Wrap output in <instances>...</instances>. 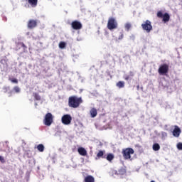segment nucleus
Here are the masks:
<instances>
[{
  "label": "nucleus",
  "instance_id": "1",
  "mask_svg": "<svg viewBox=\"0 0 182 182\" xmlns=\"http://www.w3.org/2000/svg\"><path fill=\"white\" fill-rule=\"evenodd\" d=\"M81 103H83L82 97L71 96L68 99V106L69 107H73V109H77V107L80 106Z\"/></svg>",
  "mask_w": 182,
  "mask_h": 182
},
{
  "label": "nucleus",
  "instance_id": "2",
  "mask_svg": "<svg viewBox=\"0 0 182 182\" xmlns=\"http://www.w3.org/2000/svg\"><path fill=\"white\" fill-rule=\"evenodd\" d=\"M119 24L117 23V20H116V18L114 17H109L108 18L107 22V28L109 31H113V29H117V26Z\"/></svg>",
  "mask_w": 182,
  "mask_h": 182
},
{
  "label": "nucleus",
  "instance_id": "3",
  "mask_svg": "<svg viewBox=\"0 0 182 182\" xmlns=\"http://www.w3.org/2000/svg\"><path fill=\"white\" fill-rule=\"evenodd\" d=\"M122 153L124 160H130L132 159L131 154H134V149L133 148H126L122 149Z\"/></svg>",
  "mask_w": 182,
  "mask_h": 182
},
{
  "label": "nucleus",
  "instance_id": "4",
  "mask_svg": "<svg viewBox=\"0 0 182 182\" xmlns=\"http://www.w3.org/2000/svg\"><path fill=\"white\" fill-rule=\"evenodd\" d=\"M169 70V66L167 63H164L159 65V68L158 69V73L161 75V76H166L167 73H168Z\"/></svg>",
  "mask_w": 182,
  "mask_h": 182
},
{
  "label": "nucleus",
  "instance_id": "5",
  "mask_svg": "<svg viewBox=\"0 0 182 182\" xmlns=\"http://www.w3.org/2000/svg\"><path fill=\"white\" fill-rule=\"evenodd\" d=\"M156 16L159 18V19H162L164 23H167V22L170 21V14H168V13L163 14L162 11H159L156 14Z\"/></svg>",
  "mask_w": 182,
  "mask_h": 182
},
{
  "label": "nucleus",
  "instance_id": "6",
  "mask_svg": "<svg viewBox=\"0 0 182 182\" xmlns=\"http://www.w3.org/2000/svg\"><path fill=\"white\" fill-rule=\"evenodd\" d=\"M141 28L144 31H146L147 33H150L153 31V26H151V21L146 20L144 23L141 24Z\"/></svg>",
  "mask_w": 182,
  "mask_h": 182
},
{
  "label": "nucleus",
  "instance_id": "7",
  "mask_svg": "<svg viewBox=\"0 0 182 182\" xmlns=\"http://www.w3.org/2000/svg\"><path fill=\"white\" fill-rule=\"evenodd\" d=\"M43 123L45 126H50L53 123V115H52V113L48 112L46 114Z\"/></svg>",
  "mask_w": 182,
  "mask_h": 182
},
{
  "label": "nucleus",
  "instance_id": "8",
  "mask_svg": "<svg viewBox=\"0 0 182 182\" xmlns=\"http://www.w3.org/2000/svg\"><path fill=\"white\" fill-rule=\"evenodd\" d=\"M61 122L63 124H65V126H69L70 123H72V116L70 114H65L61 118Z\"/></svg>",
  "mask_w": 182,
  "mask_h": 182
},
{
  "label": "nucleus",
  "instance_id": "9",
  "mask_svg": "<svg viewBox=\"0 0 182 182\" xmlns=\"http://www.w3.org/2000/svg\"><path fill=\"white\" fill-rule=\"evenodd\" d=\"M71 27L75 31H79L82 28V23H80V21H74L71 23Z\"/></svg>",
  "mask_w": 182,
  "mask_h": 182
},
{
  "label": "nucleus",
  "instance_id": "10",
  "mask_svg": "<svg viewBox=\"0 0 182 182\" xmlns=\"http://www.w3.org/2000/svg\"><path fill=\"white\" fill-rule=\"evenodd\" d=\"M38 26V20L30 19L27 23V27L28 29H33Z\"/></svg>",
  "mask_w": 182,
  "mask_h": 182
},
{
  "label": "nucleus",
  "instance_id": "11",
  "mask_svg": "<svg viewBox=\"0 0 182 182\" xmlns=\"http://www.w3.org/2000/svg\"><path fill=\"white\" fill-rule=\"evenodd\" d=\"M181 133V129L178 126H175V128L173 131V136L174 137H180V134Z\"/></svg>",
  "mask_w": 182,
  "mask_h": 182
},
{
  "label": "nucleus",
  "instance_id": "12",
  "mask_svg": "<svg viewBox=\"0 0 182 182\" xmlns=\"http://www.w3.org/2000/svg\"><path fill=\"white\" fill-rule=\"evenodd\" d=\"M77 151L80 156H87V151L83 147L78 148Z\"/></svg>",
  "mask_w": 182,
  "mask_h": 182
},
{
  "label": "nucleus",
  "instance_id": "13",
  "mask_svg": "<svg viewBox=\"0 0 182 182\" xmlns=\"http://www.w3.org/2000/svg\"><path fill=\"white\" fill-rule=\"evenodd\" d=\"M97 159H106V155H105V151H99L97 154Z\"/></svg>",
  "mask_w": 182,
  "mask_h": 182
},
{
  "label": "nucleus",
  "instance_id": "14",
  "mask_svg": "<svg viewBox=\"0 0 182 182\" xmlns=\"http://www.w3.org/2000/svg\"><path fill=\"white\" fill-rule=\"evenodd\" d=\"M84 182H95V177L88 175L84 178Z\"/></svg>",
  "mask_w": 182,
  "mask_h": 182
},
{
  "label": "nucleus",
  "instance_id": "15",
  "mask_svg": "<svg viewBox=\"0 0 182 182\" xmlns=\"http://www.w3.org/2000/svg\"><path fill=\"white\" fill-rule=\"evenodd\" d=\"M91 117H96L97 116V109L96 108H92L90 111Z\"/></svg>",
  "mask_w": 182,
  "mask_h": 182
},
{
  "label": "nucleus",
  "instance_id": "16",
  "mask_svg": "<svg viewBox=\"0 0 182 182\" xmlns=\"http://www.w3.org/2000/svg\"><path fill=\"white\" fill-rule=\"evenodd\" d=\"M28 2L31 6L35 8L38 6V0H28Z\"/></svg>",
  "mask_w": 182,
  "mask_h": 182
},
{
  "label": "nucleus",
  "instance_id": "17",
  "mask_svg": "<svg viewBox=\"0 0 182 182\" xmlns=\"http://www.w3.org/2000/svg\"><path fill=\"white\" fill-rule=\"evenodd\" d=\"M152 149L154 151H159V150H160V144L157 143L154 144Z\"/></svg>",
  "mask_w": 182,
  "mask_h": 182
},
{
  "label": "nucleus",
  "instance_id": "18",
  "mask_svg": "<svg viewBox=\"0 0 182 182\" xmlns=\"http://www.w3.org/2000/svg\"><path fill=\"white\" fill-rule=\"evenodd\" d=\"M37 149L38 150V151H40L41 153H43V151H45V146H43V144H40L37 146Z\"/></svg>",
  "mask_w": 182,
  "mask_h": 182
},
{
  "label": "nucleus",
  "instance_id": "19",
  "mask_svg": "<svg viewBox=\"0 0 182 182\" xmlns=\"http://www.w3.org/2000/svg\"><path fill=\"white\" fill-rule=\"evenodd\" d=\"M117 87H119V89H122L123 87H124V81H119L117 84H116Z\"/></svg>",
  "mask_w": 182,
  "mask_h": 182
},
{
  "label": "nucleus",
  "instance_id": "20",
  "mask_svg": "<svg viewBox=\"0 0 182 182\" xmlns=\"http://www.w3.org/2000/svg\"><path fill=\"white\" fill-rule=\"evenodd\" d=\"M105 159L108 161H112L113 160V159H114V155H113V154H108L107 157L105 156Z\"/></svg>",
  "mask_w": 182,
  "mask_h": 182
},
{
  "label": "nucleus",
  "instance_id": "21",
  "mask_svg": "<svg viewBox=\"0 0 182 182\" xmlns=\"http://www.w3.org/2000/svg\"><path fill=\"white\" fill-rule=\"evenodd\" d=\"M124 28L126 31L129 32V31H130V29L132 28V23H126L124 24Z\"/></svg>",
  "mask_w": 182,
  "mask_h": 182
},
{
  "label": "nucleus",
  "instance_id": "22",
  "mask_svg": "<svg viewBox=\"0 0 182 182\" xmlns=\"http://www.w3.org/2000/svg\"><path fill=\"white\" fill-rule=\"evenodd\" d=\"M59 48L60 49H65V48H66V43L61 41L59 43Z\"/></svg>",
  "mask_w": 182,
  "mask_h": 182
},
{
  "label": "nucleus",
  "instance_id": "23",
  "mask_svg": "<svg viewBox=\"0 0 182 182\" xmlns=\"http://www.w3.org/2000/svg\"><path fill=\"white\" fill-rule=\"evenodd\" d=\"M33 96H34V99H36V100L39 101L41 99V95H39V94H38L36 92L33 93Z\"/></svg>",
  "mask_w": 182,
  "mask_h": 182
},
{
  "label": "nucleus",
  "instance_id": "24",
  "mask_svg": "<svg viewBox=\"0 0 182 182\" xmlns=\"http://www.w3.org/2000/svg\"><path fill=\"white\" fill-rule=\"evenodd\" d=\"M13 90H14L16 93H19L21 92V88H19L18 86H15L13 88Z\"/></svg>",
  "mask_w": 182,
  "mask_h": 182
},
{
  "label": "nucleus",
  "instance_id": "25",
  "mask_svg": "<svg viewBox=\"0 0 182 182\" xmlns=\"http://www.w3.org/2000/svg\"><path fill=\"white\" fill-rule=\"evenodd\" d=\"M9 80L12 83H16V85H18V79H16V78H14V79L9 78Z\"/></svg>",
  "mask_w": 182,
  "mask_h": 182
},
{
  "label": "nucleus",
  "instance_id": "26",
  "mask_svg": "<svg viewBox=\"0 0 182 182\" xmlns=\"http://www.w3.org/2000/svg\"><path fill=\"white\" fill-rule=\"evenodd\" d=\"M118 171H119V174H125V173H126V169H124V168H121V169H119Z\"/></svg>",
  "mask_w": 182,
  "mask_h": 182
},
{
  "label": "nucleus",
  "instance_id": "27",
  "mask_svg": "<svg viewBox=\"0 0 182 182\" xmlns=\"http://www.w3.org/2000/svg\"><path fill=\"white\" fill-rule=\"evenodd\" d=\"M177 149H178V150H182V143H178V144H177Z\"/></svg>",
  "mask_w": 182,
  "mask_h": 182
},
{
  "label": "nucleus",
  "instance_id": "28",
  "mask_svg": "<svg viewBox=\"0 0 182 182\" xmlns=\"http://www.w3.org/2000/svg\"><path fill=\"white\" fill-rule=\"evenodd\" d=\"M123 38H124V35L123 34V33H121V34L119 36L118 39L122 40V39H123Z\"/></svg>",
  "mask_w": 182,
  "mask_h": 182
},
{
  "label": "nucleus",
  "instance_id": "29",
  "mask_svg": "<svg viewBox=\"0 0 182 182\" xmlns=\"http://www.w3.org/2000/svg\"><path fill=\"white\" fill-rule=\"evenodd\" d=\"M20 45H21V48H23L24 49H26L28 48L23 43H21Z\"/></svg>",
  "mask_w": 182,
  "mask_h": 182
},
{
  "label": "nucleus",
  "instance_id": "30",
  "mask_svg": "<svg viewBox=\"0 0 182 182\" xmlns=\"http://www.w3.org/2000/svg\"><path fill=\"white\" fill-rule=\"evenodd\" d=\"M124 80H129V79H130V75H125L124 77Z\"/></svg>",
  "mask_w": 182,
  "mask_h": 182
},
{
  "label": "nucleus",
  "instance_id": "31",
  "mask_svg": "<svg viewBox=\"0 0 182 182\" xmlns=\"http://www.w3.org/2000/svg\"><path fill=\"white\" fill-rule=\"evenodd\" d=\"M0 161H1V163H5V159H4V157H2V156H0Z\"/></svg>",
  "mask_w": 182,
  "mask_h": 182
},
{
  "label": "nucleus",
  "instance_id": "32",
  "mask_svg": "<svg viewBox=\"0 0 182 182\" xmlns=\"http://www.w3.org/2000/svg\"><path fill=\"white\" fill-rule=\"evenodd\" d=\"M129 76H131V77L134 76V73H133V71H130L129 72Z\"/></svg>",
  "mask_w": 182,
  "mask_h": 182
},
{
  "label": "nucleus",
  "instance_id": "33",
  "mask_svg": "<svg viewBox=\"0 0 182 182\" xmlns=\"http://www.w3.org/2000/svg\"><path fill=\"white\" fill-rule=\"evenodd\" d=\"M138 89H139V85L137 86Z\"/></svg>",
  "mask_w": 182,
  "mask_h": 182
}]
</instances>
